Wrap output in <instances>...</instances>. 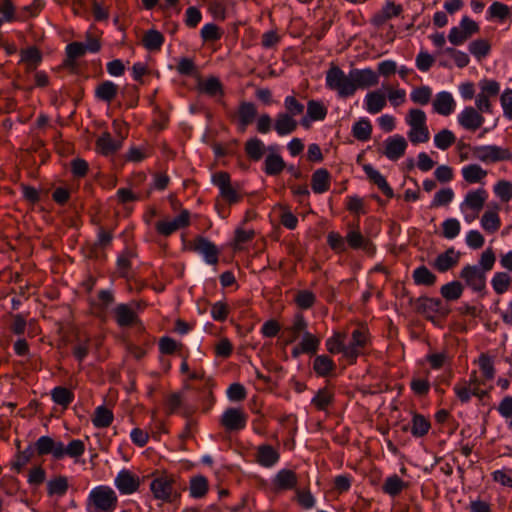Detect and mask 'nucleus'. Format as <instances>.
<instances>
[{
	"instance_id": "1",
	"label": "nucleus",
	"mask_w": 512,
	"mask_h": 512,
	"mask_svg": "<svg viewBox=\"0 0 512 512\" xmlns=\"http://www.w3.org/2000/svg\"><path fill=\"white\" fill-rule=\"evenodd\" d=\"M326 86L341 98L353 96L357 89H367L378 84V74L370 68L352 69L348 75L336 65L326 72Z\"/></svg>"
},
{
	"instance_id": "2",
	"label": "nucleus",
	"mask_w": 512,
	"mask_h": 512,
	"mask_svg": "<svg viewBox=\"0 0 512 512\" xmlns=\"http://www.w3.org/2000/svg\"><path fill=\"white\" fill-rule=\"evenodd\" d=\"M426 119V114L423 110L417 108L409 110L406 116V122L410 126L408 138L413 144L429 141L430 133Z\"/></svg>"
},
{
	"instance_id": "3",
	"label": "nucleus",
	"mask_w": 512,
	"mask_h": 512,
	"mask_svg": "<svg viewBox=\"0 0 512 512\" xmlns=\"http://www.w3.org/2000/svg\"><path fill=\"white\" fill-rule=\"evenodd\" d=\"M89 501L95 512H112L117 504V496L111 488L99 486L91 491Z\"/></svg>"
},
{
	"instance_id": "4",
	"label": "nucleus",
	"mask_w": 512,
	"mask_h": 512,
	"mask_svg": "<svg viewBox=\"0 0 512 512\" xmlns=\"http://www.w3.org/2000/svg\"><path fill=\"white\" fill-rule=\"evenodd\" d=\"M472 157L484 162L494 163L509 160L512 156L508 149L496 145H482L471 147Z\"/></svg>"
},
{
	"instance_id": "5",
	"label": "nucleus",
	"mask_w": 512,
	"mask_h": 512,
	"mask_svg": "<svg viewBox=\"0 0 512 512\" xmlns=\"http://www.w3.org/2000/svg\"><path fill=\"white\" fill-rule=\"evenodd\" d=\"M150 489L156 499L171 502L176 495L175 478L173 475L161 474L151 482Z\"/></svg>"
},
{
	"instance_id": "6",
	"label": "nucleus",
	"mask_w": 512,
	"mask_h": 512,
	"mask_svg": "<svg viewBox=\"0 0 512 512\" xmlns=\"http://www.w3.org/2000/svg\"><path fill=\"white\" fill-rule=\"evenodd\" d=\"M212 183L218 187L220 196L229 204L240 201L241 196L231 184L230 175L227 172H216L212 175Z\"/></svg>"
},
{
	"instance_id": "7",
	"label": "nucleus",
	"mask_w": 512,
	"mask_h": 512,
	"mask_svg": "<svg viewBox=\"0 0 512 512\" xmlns=\"http://www.w3.org/2000/svg\"><path fill=\"white\" fill-rule=\"evenodd\" d=\"M466 285L475 292H482L486 287V274L477 265H466L460 272Z\"/></svg>"
},
{
	"instance_id": "8",
	"label": "nucleus",
	"mask_w": 512,
	"mask_h": 512,
	"mask_svg": "<svg viewBox=\"0 0 512 512\" xmlns=\"http://www.w3.org/2000/svg\"><path fill=\"white\" fill-rule=\"evenodd\" d=\"M190 223V213L188 210L182 212L173 220L159 221L156 224V230L160 235L169 236L175 231L188 226Z\"/></svg>"
},
{
	"instance_id": "9",
	"label": "nucleus",
	"mask_w": 512,
	"mask_h": 512,
	"mask_svg": "<svg viewBox=\"0 0 512 512\" xmlns=\"http://www.w3.org/2000/svg\"><path fill=\"white\" fill-rule=\"evenodd\" d=\"M384 145L385 149L383 153L392 161H396L401 158L405 154L408 146L406 139L401 135L388 137L385 140Z\"/></svg>"
},
{
	"instance_id": "10",
	"label": "nucleus",
	"mask_w": 512,
	"mask_h": 512,
	"mask_svg": "<svg viewBox=\"0 0 512 512\" xmlns=\"http://www.w3.org/2000/svg\"><path fill=\"white\" fill-rule=\"evenodd\" d=\"M139 485V477L126 469L121 470L115 478V486L122 494H132Z\"/></svg>"
},
{
	"instance_id": "11",
	"label": "nucleus",
	"mask_w": 512,
	"mask_h": 512,
	"mask_svg": "<svg viewBox=\"0 0 512 512\" xmlns=\"http://www.w3.org/2000/svg\"><path fill=\"white\" fill-rule=\"evenodd\" d=\"M247 416L240 409L229 408L221 418L222 425L230 431L241 430L246 426Z\"/></svg>"
},
{
	"instance_id": "12",
	"label": "nucleus",
	"mask_w": 512,
	"mask_h": 512,
	"mask_svg": "<svg viewBox=\"0 0 512 512\" xmlns=\"http://www.w3.org/2000/svg\"><path fill=\"white\" fill-rule=\"evenodd\" d=\"M33 448L40 456L52 454L56 459L62 458V442H55L49 436H41Z\"/></svg>"
},
{
	"instance_id": "13",
	"label": "nucleus",
	"mask_w": 512,
	"mask_h": 512,
	"mask_svg": "<svg viewBox=\"0 0 512 512\" xmlns=\"http://www.w3.org/2000/svg\"><path fill=\"white\" fill-rule=\"evenodd\" d=\"M459 124L471 131H475L480 128L484 123V117L473 107H466L458 115Z\"/></svg>"
},
{
	"instance_id": "14",
	"label": "nucleus",
	"mask_w": 512,
	"mask_h": 512,
	"mask_svg": "<svg viewBox=\"0 0 512 512\" xmlns=\"http://www.w3.org/2000/svg\"><path fill=\"white\" fill-rule=\"evenodd\" d=\"M258 112L254 103L243 101L240 103L236 116L238 120V128L244 132L256 118Z\"/></svg>"
},
{
	"instance_id": "15",
	"label": "nucleus",
	"mask_w": 512,
	"mask_h": 512,
	"mask_svg": "<svg viewBox=\"0 0 512 512\" xmlns=\"http://www.w3.org/2000/svg\"><path fill=\"white\" fill-rule=\"evenodd\" d=\"M432 105L436 113L448 116L454 111L456 103L451 93L442 91L436 94Z\"/></svg>"
},
{
	"instance_id": "16",
	"label": "nucleus",
	"mask_w": 512,
	"mask_h": 512,
	"mask_svg": "<svg viewBox=\"0 0 512 512\" xmlns=\"http://www.w3.org/2000/svg\"><path fill=\"white\" fill-rule=\"evenodd\" d=\"M194 250L203 255L208 264H216L218 261V249L216 246L203 237L196 238Z\"/></svg>"
},
{
	"instance_id": "17",
	"label": "nucleus",
	"mask_w": 512,
	"mask_h": 512,
	"mask_svg": "<svg viewBox=\"0 0 512 512\" xmlns=\"http://www.w3.org/2000/svg\"><path fill=\"white\" fill-rule=\"evenodd\" d=\"M460 254L454 248L447 249L439 254L433 262V267L439 272H446L457 265Z\"/></svg>"
},
{
	"instance_id": "18",
	"label": "nucleus",
	"mask_w": 512,
	"mask_h": 512,
	"mask_svg": "<svg viewBox=\"0 0 512 512\" xmlns=\"http://www.w3.org/2000/svg\"><path fill=\"white\" fill-rule=\"evenodd\" d=\"M345 241L351 248L362 249L369 254L375 250L372 242L366 239L358 230H350L345 237Z\"/></svg>"
},
{
	"instance_id": "19",
	"label": "nucleus",
	"mask_w": 512,
	"mask_h": 512,
	"mask_svg": "<svg viewBox=\"0 0 512 512\" xmlns=\"http://www.w3.org/2000/svg\"><path fill=\"white\" fill-rule=\"evenodd\" d=\"M366 343V335L360 329H356L352 333L351 342L345 345V357L351 361L355 360L359 354V350Z\"/></svg>"
},
{
	"instance_id": "20",
	"label": "nucleus",
	"mask_w": 512,
	"mask_h": 512,
	"mask_svg": "<svg viewBox=\"0 0 512 512\" xmlns=\"http://www.w3.org/2000/svg\"><path fill=\"white\" fill-rule=\"evenodd\" d=\"M364 172L371 182H373L377 187L382 191V193L391 198L393 197V190L387 183L386 179L383 175L376 169H374L370 164H366L363 167Z\"/></svg>"
},
{
	"instance_id": "21",
	"label": "nucleus",
	"mask_w": 512,
	"mask_h": 512,
	"mask_svg": "<svg viewBox=\"0 0 512 512\" xmlns=\"http://www.w3.org/2000/svg\"><path fill=\"white\" fill-rule=\"evenodd\" d=\"M98 151L109 156L116 153L122 146L121 140L112 139L110 133L104 132L96 141Z\"/></svg>"
},
{
	"instance_id": "22",
	"label": "nucleus",
	"mask_w": 512,
	"mask_h": 512,
	"mask_svg": "<svg viewBox=\"0 0 512 512\" xmlns=\"http://www.w3.org/2000/svg\"><path fill=\"white\" fill-rule=\"evenodd\" d=\"M297 121L288 113H279L275 121V130L280 136L288 135L297 128Z\"/></svg>"
},
{
	"instance_id": "23",
	"label": "nucleus",
	"mask_w": 512,
	"mask_h": 512,
	"mask_svg": "<svg viewBox=\"0 0 512 512\" xmlns=\"http://www.w3.org/2000/svg\"><path fill=\"white\" fill-rule=\"evenodd\" d=\"M273 484L277 490L292 489L297 484V476L291 470L282 469L276 474Z\"/></svg>"
},
{
	"instance_id": "24",
	"label": "nucleus",
	"mask_w": 512,
	"mask_h": 512,
	"mask_svg": "<svg viewBox=\"0 0 512 512\" xmlns=\"http://www.w3.org/2000/svg\"><path fill=\"white\" fill-rule=\"evenodd\" d=\"M279 460V453L270 445H261L257 450V461L264 467H271Z\"/></svg>"
},
{
	"instance_id": "25",
	"label": "nucleus",
	"mask_w": 512,
	"mask_h": 512,
	"mask_svg": "<svg viewBox=\"0 0 512 512\" xmlns=\"http://www.w3.org/2000/svg\"><path fill=\"white\" fill-rule=\"evenodd\" d=\"M487 199V192L484 189H477L466 194L463 205H466L475 212H479Z\"/></svg>"
},
{
	"instance_id": "26",
	"label": "nucleus",
	"mask_w": 512,
	"mask_h": 512,
	"mask_svg": "<svg viewBox=\"0 0 512 512\" xmlns=\"http://www.w3.org/2000/svg\"><path fill=\"white\" fill-rule=\"evenodd\" d=\"M366 110L371 114L379 113L386 105V97L380 91L369 92L365 97Z\"/></svg>"
},
{
	"instance_id": "27",
	"label": "nucleus",
	"mask_w": 512,
	"mask_h": 512,
	"mask_svg": "<svg viewBox=\"0 0 512 512\" xmlns=\"http://www.w3.org/2000/svg\"><path fill=\"white\" fill-rule=\"evenodd\" d=\"M330 174L326 169H318L312 175V189L315 193H324L329 189Z\"/></svg>"
},
{
	"instance_id": "28",
	"label": "nucleus",
	"mask_w": 512,
	"mask_h": 512,
	"mask_svg": "<svg viewBox=\"0 0 512 512\" xmlns=\"http://www.w3.org/2000/svg\"><path fill=\"white\" fill-rule=\"evenodd\" d=\"M461 173L464 180L468 183L481 182L487 176V171L478 164L464 166Z\"/></svg>"
},
{
	"instance_id": "29",
	"label": "nucleus",
	"mask_w": 512,
	"mask_h": 512,
	"mask_svg": "<svg viewBox=\"0 0 512 512\" xmlns=\"http://www.w3.org/2000/svg\"><path fill=\"white\" fill-rule=\"evenodd\" d=\"M118 92V86L112 81H104L95 90V96L102 101L110 103Z\"/></svg>"
},
{
	"instance_id": "30",
	"label": "nucleus",
	"mask_w": 512,
	"mask_h": 512,
	"mask_svg": "<svg viewBox=\"0 0 512 512\" xmlns=\"http://www.w3.org/2000/svg\"><path fill=\"white\" fill-rule=\"evenodd\" d=\"M415 306L419 312L426 314L428 319L433 320V317L429 313L436 312L440 309L439 298L420 297L416 300Z\"/></svg>"
},
{
	"instance_id": "31",
	"label": "nucleus",
	"mask_w": 512,
	"mask_h": 512,
	"mask_svg": "<svg viewBox=\"0 0 512 512\" xmlns=\"http://www.w3.org/2000/svg\"><path fill=\"white\" fill-rule=\"evenodd\" d=\"M164 42L163 35L154 29L148 30L142 38L143 46L149 51H156L161 48Z\"/></svg>"
},
{
	"instance_id": "32",
	"label": "nucleus",
	"mask_w": 512,
	"mask_h": 512,
	"mask_svg": "<svg viewBox=\"0 0 512 512\" xmlns=\"http://www.w3.org/2000/svg\"><path fill=\"white\" fill-rule=\"evenodd\" d=\"M266 147L262 140L257 137L250 138L245 144V152L249 158L258 161L264 155Z\"/></svg>"
},
{
	"instance_id": "33",
	"label": "nucleus",
	"mask_w": 512,
	"mask_h": 512,
	"mask_svg": "<svg viewBox=\"0 0 512 512\" xmlns=\"http://www.w3.org/2000/svg\"><path fill=\"white\" fill-rule=\"evenodd\" d=\"M413 280L417 285L432 286L436 282V275L426 266L422 265L413 271Z\"/></svg>"
},
{
	"instance_id": "34",
	"label": "nucleus",
	"mask_w": 512,
	"mask_h": 512,
	"mask_svg": "<svg viewBox=\"0 0 512 512\" xmlns=\"http://www.w3.org/2000/svg\"><path fill=\"white\" fill-rule=\"evenodd\" d=\"M464 286L459 281H452L443 285L440 293L447 301H455L459 299L463 293Z\"/></svg>"
},
{
	"instance_id": "35",
	"label": "nucleus",
	"mask_w": 512,
	"mask_h": 512,
	"mask_svg": "<svg viewBox=\"0 0 512 512\" xmlns=\"http://www.w3.org/2000/svg\"><path fill=\"white\" fill-rule=\"evenodd\" d=\"M113 421V413L105 406H99L95 409L92 422L97 428L108 427Z\"/></svg>"
},
{
	"instance_id": "36",
	"label": "nucleus",
	"mask_w": 512,
	"mask_h": 512,
	"mask_svg": "<svg viewBox=\"0 0 512 512\" xmlns=\"http://www.w3.org/2000/svg\"><path fill=\"white\" fill-rule=\"evenodd\" d=\"M495 209H498V206H495ZM500 218L497 214V210L495 211H486L481 218V225L484 230L489 233L496 232L500 227Z\"/></svg>"
},
{
	"instance_id": "37",
	"label": "nucleus",
	"mask_w": 512,
	"mask_h": 512,
	"mask_svg": "<svg viewBox=\"0 0 512 512\" xmlns=\"http://www.w3.org/2000/svg\"><path fill=\"white\" fill-rule=\"evenodd\" d=\"M306 328L307 322L303 315L297 314L294 318L293 325L287 329L289 332V338L286 340V344L294 342L299 337L300 333L304 335V332H307Z\"/></svg>"
},
{
	"instance_id": "38",
	"label": "nucleus",
	"mask_w": 512,
	"mask_h": 512,
	"mask_svg": "<svg viewBox=\"0 0 512 512\" xmlns=\"http://www.w3.org/2000/svg\"><path fill=\"white\" fill-rule=\"evenodd\" d=\"M285 167V162L278 154L270 153L265 159V172L268 175H277Z\"/></svg>"
},
{
	"instance_id": "39",
	"label": "nucleus",
	"mask_w": 512,
	"mask_h": 512,
	"mask_svg": "<svg viewBox=\"0 0 512 512\" xmlns=\"http://www.w3.org/2000/svg\"><path fill=\"white\" fill-rule=\"evenodd\" d=\"M372 125L368 119L362 118L356 122L352 128L353 136L360 140L366 141L371 137Z\"/></svg>"
},
{
	"instance_id": "40",
	"label": "nucleus",
	"mask_w": 512,
	"mask_h": 512,
	"mask_svg": "<svg viewBox=\"0 0 512 512\" xmlns=\"http://www.w3.org/2000/svg\"><path fill=\"white\" fill-rule=\"evenodd\" d=\"M116 320L120 326L131 325L136 318L134 311L125 304H120L115 309Z\"/></svg>"
},
{
	"instance_id": "41",
	"label": "nucleus",
	"mask_w": 512,
	"mask_h": 512,
	"mask_svg": "<svg viewBox=\"0 0 512 512\" xmlns=\"http://www.w3.org/2000/svg\"><path fill=\"white\" fill-rule=\"evenodd\" d=\"M52 400L63 407H67L74 399V394L67 388L57 386L51 391Z\"/></svg>"
},
{
	"instance_id": "42",
	"label": "nucleus",
	"mask_w": 512,
	"mask_h": 512,
	"mask_svg": "<svg viewBox=\"0 0 512 512\" xmlns=\"http://www.w3.org/2000/svg\"><path fill=\"white\" fill-rule=\"evenodd\" d=\"M200 90L211 97L223 95L222 84L216 77H210L199 83Z\"/></svg>"
},
{
	"instance_id": "43",
	"label": "nucleus",
	"mask_w": 512,
	"mask_h": 512,
	"mask_svg": "<svg viewBox=\"0 0 512 512\" xmlns=\"http://www.w3.org/2000/svg\"><path fill=\"white\" fill-rule=\"evenodd\" d=\"M405 487L406 483L397 475L388 477L383 484L384 492L390 496L398 495Z\"/></svg>"
},
{
	"instance_id": "44",
	"label": "nucleus",
	"mask_w": 512,
	"mask_h": 512,
	"mask_svg": "<svg viewBox=\"0 0 512 512\" xmlns=\"http://www.w3.org/2000/svg\"><path fill=\"white\" fill-rule=\"evenodd\" d=\"M430 428V422L424 416L415 414L412 418L411 433L415 437H422L426 435Z\"/></svg>"
},
{
	"instance_id": "45",
	"label": "nucleus",
	"mask_w": 512,
	"mask_h": 512,
	"mask_svg": "<svg viewBox=\"0 0 512 512\" xmlns=\"http://www.w3.org/2000/svg\"><path fill=\"white\" fill-rule=\"evenodd\" d=\"M490 49L491 46L485 39H477L469 44L470 53L478 60L485 58L489 54Z\"/></svg>"
},
{
	"instance_id": "46",
	"label": "nucleus",
	"mask_w": 512,
	"mask_h": 512,
	"mask_svg": "<svg viewBox=\"0 0 512 512\" xmlns=\"http://www.w3.org/2000/svg\"><path fill=\"white\" fill-rule=\"evenodd\" d=\"M334 367L335 365L332 359L326 355L317 356L313 363L315 372L320 376L328 375L334 369Z\"/></svg>"
},
{
	"instance_id": "47",
	"label": "nucleus",
	"mask_w": 512,
	"mask_h": 512,
	"mask_svg": "<svg viewBox=\"0 0 512 512\" xmlns=\"http://www.w3.org/2000/svg\"><path fill=\"white\" fill-rule=\"evenodd\" d=\"M455 140V135L448 129H443L434 136L435 146L441 150L448 149Z\"/></svg>"
},
{
	"instance_id": "48",
	"label": "nucleus",
	"mask_w": 512,
	"mask_h": 512,
	"mask_svg": "<svg viewBox=\"0 0 512 512\" xmlns=\"http://www.w3.org/2000/svg\"><path fill=\"white\" fill-rule=\"evenodd\" d=\"M491 284L497 294H503L510 287L511 277L506 272H498L493 276Z\"/></svg>"
},
{
	"instance_id": "49",
	"label": "nucleus",
	"mask_w": 512,
	"mask_h": 512,
	"mask_svg": "<svg viewBox=\"0 0 512 512\" xmlns=\"http://www.w3.org/2000/svg\"><path fill=\"white\" fill-rule=\"evenodd\" d=\"M432 96V90L428 86L417 87L412 90L410 94L411 100L419 105H426L429 103Z\"/></svg>"
},
{
	"instance_id": "50",
	"label": "nucleus",
	"mask_w": 512,
	"mask_h": 512,
	"mask_svg": "<svg viewBox=\"0 0 512 512\" xmlns=\"http://www.w3.org/2000/svg\"><path fill=\"white\" fill-rule=\"evenodd\" d=\"M208 490V483L205 477L198 476L191 479L190 492L194 498H202Z\"/></svg>"
},
{
	"instance_id": "51",
	"label": "nucleus",
	"mask_w": 512,
	"mask_h": 512,
	"mask_svg": "<svg viewBox=\"0 0 512 512\" xmlns=\"http://www.w3.org/2000/svg\"><path fill=\"white\" fill-rule=\"evenodd\" d=\"M49 495L63 496L68 489V482L65 477H57L47 484Z\"/></svg>"
},
{
	"instance_id": "52",
	"label": "nucleus",
	"mask_w": 512,
	"mask_h": 512,
	"mask_svg": "<svg viewBox=\"0 0 512 512\" xmlns=\"http://www.w3.org/2000/svg\"><path fill=\"white\" fill-rule=\"evenodd\" d=\"M21 60L28 63V70L32 71L41 61V54L35 47L28 48L21 53Z\"/></svg>"
},
{
	"instance_id": "53",
	"label": "nucleus",
	"mask_w": 512,
	"mask_h": 512,
	"mask_svg": "<svg viewBox=\"0 0 512 512\" xmlns=\"http://www.w3.org/2000/svg\"><path fill=\"white\" fill-rule=\"evenodd\" d=\"M35 454L33 446L29 445L25 450L19 452L16 456V460L13 463V468L20 472L23 467L30 462Z\"/></svg>"
},
{
	"instance_id": "54",
	"label": "nucleus",
	"mask_w": 512,
	"mask_h": 512,
	"mask_svg": "<svg viewBox=\"0 0 512 512\" xmlns=\"http://www.w3.org/2000/svg\"><path fill=\"white\" fill-rule=\"evenodd\" d=\"M307 114L313 120H323L327 114V109L321 102L310 100L307 104Z\"/></svg>"
},
{
	"instance_id": "55",
	"label": "nucleus",
	"mask_w": 512,
	"mask_h": 512,
	"mask_svg": "<svg viewBox=\"0 0 512 512\" xmlns=\"http://www.w3.org/2000/svg\"><path fill=\"white\" fill-rule=\"evenodd\" d=\"M443 236L447 239H453L460 233V222L455 218L446 219L442 223Z\"/></svg>"
},
{
	"instance_id": "56",
	"label": "nucleus",
	"mask_w": 512,
	"mask_h": 512,
	"mask_svg": "<svg viewBox=\"0 0 512 512\" xmlns=\"http://www.w3.org/2000/svg\"><path fill=\"white\" fill-rule=\"evenodd\" d=\"M84 443L81 440L75 439L72 440L67 447L64 446L62 443V458L65 455H68L70 457H78L81 456L84 453Z\"/></svg>"
},
{
	"instance_id": "57",
	"label": "nucleus",
	"mask_w": 512,
	"mask_h": 512,
	"mask_svg": "<svg viewBox=\"0 0 512 512\" xmlns=\"http://www.w3.org/2000/svg\"><path fill=\"white\" fill-rule=\"evenodd\" d=\"M344 336L340 333L335 334L333 337L326 341L327 350L332 353H343L345 356V344L343 343Z\"/></svg>"
},
{
	"instance_id": "58",
	"label": "nucleus",
	"mask_w": 512,
	"mask_h": 512,
	"mask_svg": "<svg viewBox=\"0 0 512 512\" xmlns=\"http://www.w3.org/2000/svg\"><path fill=\"white\" fill-rule=\"evenodd\" d=\"M494 192L502 201L507 202L512 198V183L501 180L495 185Z\"/></svg>"
},
{
	"instance_id": "59",
	"label": "nucleus",
	"mask_w": 512,
	"mask_h": 512,
	"mask_svg": "<svg viewBox=\"0 0 512 512\" xmlns=\"http://www.w3.org/2000/svg\"><path fill=\"white\" fill-rule=\"evenodd\" d=\"M300 346L301 351L305 353H315L319 346V339L309 332H304Z\"/></svg>"
},
{
	"instance_id": "60",
	"label": "nucleus",
	"mask_w": 512,
	"mask_h": 512,
	"mask_svg": "<svg viewBox=\"0 0 512 512\" xmlns=\"http://www.w3.org/2000/svg\"><path fill=\"white\" fill-rule=\"evenodd\" d=\"M454 198V192L451 188L439 190L433 199L432 206L438 207L449 204Z\"/></svg>"
},
{
	"instance_id": "61",
	"label": "nucleus",
	"mask_w": 512,
	"mask_h": 512,
	"mask_svg": "<svg viewBox=\"0 0 512 512\" xmlns=\"http://www.w3.org/2000/svg\"><path fill=\"white\" fill-rule=\"evenodd\" d=\"M332 401V394L326 389H320L312 399V403L321 410H324Z\"/></svg>"
},
{
	"instance_id": "62",
	"label": "nucleus",
	"mask_w": 512,
	"mask_h": 512,
	"mask_svg": "<svg viewBox=\"0 0 512 512\" xmlns=\"http://www.w3.org/2000/svg\"><path fill=\"white\" fill-rule=\"evenodd\" d=\"M297 305L302 309L312 307L315 302V295L308 290L299 291L295 297Z\"/></svg>"
},
{
	"instance_id": "63",
	"label": "nucleus",
	"mask_w": 512,
	"mask_h": 512,
	"mask_svg": "<svg viewBox=\"0 0 512 512\" xmlns=\"http://www.w3.org/2000/svg\"><path fill=\"white\" fill-rule=\"evenodd\" d=\"M201 37L204 41H216L221 38V33L215 24L208 23L202 27Z\"/></svg>"
},
{
	"instance_id": "64",
	"label": "nucleus",
	"mask_w": 512,
	"mask_h": 512,
	"mask_svg": "<svg viewBox=\"0 0 512 512\" xmlns=\"http://www.w3.org/2000/svg\"><path fill=\"white\" fill-rule=\"evenodd\" d=\"M501 106L503 108V111H504V115L509 118V119H512V90L511 89H507L503 92V94L501 95Z\"/></svg>"
}]
</instances>
